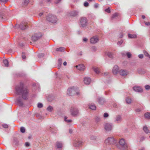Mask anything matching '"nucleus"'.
I'll return each instance as SVG.
<instances>
[{
	"mask_svg": "<svg viewBox=\"0 0 150 150\" xmlns=\"http://www.w3.org/2000/svg\"><path fill=\"white\" fill-rule=\"evenodd\" d=\"M16 93L21 94L23 99L27 100L28 99L29 91L27 87L24 86L23 83L21 82L20 85L16 86Z\"/></svg>",
	"mask_w": 150,
	"mask_h": 150,
	"instance_id": "obj_1",
	"label": "nucleus"
},
{
	"mask_svg": "<svg viewBox=\"0 0 150 150\" xmlns=\"http://www.w3.org/2000/svg\"><path fill=\"white\" fill-rule=\"evenodd\" d=\"M119 145L117 146V147L121 150H127L129 147V145L123 139H120L119 141Z\"/></svg>",
	"mask_w": 150,
	"mask_h": 150,
	"instance_id": "obj_2",
	"label": "nucleus"
},
{
	"mask_svg": "<svg viewBox=\"0 0 150 150\" xmlns=\"http://www.w3.org/2000/svg\"><path fill=\"white\" fill-rule=\"evenodd\" d=\"M67 94L69 96H72L75 94L78 96L80 95L79 92L77 91V88L72 87L69 88L67 91Z\"/></svg>",
	"mask_w": 150,
	"mask_h": 150,
	"instance_id": "obj_3",
	"label": "nucleus"
},
{
	"mask_svg": "<svg viewBox=\"0 0 150 150\" xmlns=\"http://www.w3.org/2000/svg\"><path fill=\"white\" fill-rule=\"evenodd\" d=\"M47 20L52 23H56L57 21V19L56 16L51 14H48L46 16Z\"/></svg>",
	"mask_w": 150,
	"mask_h": 150,
	"instance_id": "obj_4",
	"label": "nucleus"
},
{
	"mask_svg": "<svg viewBox=\"0 0 150 150\" xmlns=\"http://www.w3.org/2000/svg\"><path fill=\"white\" fill-rule=\"evenodd\" d=\"M117 142V140L113 137H110L105 139V143L107 145H112L115 144Z\"/></svg>",
	"mask_w": 150,
	"mask_h": 150,
	"instance_id": "obj_5",
	"label": "nucleus"
},
{
	"mask_svg": "<svg viewBox=\"0 0 150 150\" xmlns=\"http://www.w3.org/2000/svg\"><path fill=\"white\" fill-rule=\"evenodd\" d=\"M88 20L86 17H82L79 20V25L81 27L85 28L88 25Z\"/></svg>",
	"mask_w": 150,
	"mask_h": 150,
	"instance_id": "obj_6",
	"label": "nucleus"
},
{
	"mask_svg": "<svg viewBox=\"0 0 150 150\" xmlns=\"http://www.w3.org/2000/svg\"><path fill=\"white\" fill-rule=\"evenodd\" d=\"M27 23L25 22H22L20 25L16 24L15 26V28H20L22 30H24L27 28Z\"/></svg>",
	"mask_w": 150,
	"mask_h": 150,
	"instance_id": "obj_7",
	"label": "nucleus"
},
{
	"mask_svg": "<svg viewBox=\"0 0 150 150\" xmlns=\"http://www.w3.org/2000/svg\"><path fill=\"white\" fill-rule=\"evenodd\" d=\"M70 111L71 115L73 116H76L79 113V110L76 108L74 107H71Z\"/></svg>",
	"mask_w": 150,
	"mask_h": 150,
	"instance_id": "obj_8",
	"label": "nucleus"
},
{
	"mask_svg": "<svg viewBox=\"0 0 150 150\" xmlns=\"http://www.w3.org/2000/svg\"><path fill=\"white\" fill-rule=\"evenodd\" d=\"M83 143V142L81 140L76 139L74 140L73 145L75 147H78L81 146Z\"/></svg>",
	"mask_w": 150,
	"mask_h": 150,
	"instance_id": "obj_9",
	"label": "nucleus"
},
{
	"mask_svg": "<svg viewBox=\"0 0 150 150\" xmlns=\"http://www.w3.org/2000/svg\"><path fill=\"white\" fill-rule=\"evenodd\" d=\"M113 127V124L111 123H108L105 124L104 125V128L107 131L111 130Z\"/></svg>",
	"mask_w": 150,
	"mask_h": 150,
	"instance_id": "obj_10",
	"label": "nucleus"
},
{
	"mask_svg": "<svg viewBox=\"0 0 150 150\" xmlns=\"http://www.w3.org/2000/svg\"><path fill=\"white\" fill-rule=\"evenodd\" d=\"M41 36V35L40 33L35 34L32 36V40L33 41H36L39 39Z\"/></svg>",
	"mask_w": 150,
	"mask_h": 150,
	"instance_id": "obj_11",
	"label": "nucleus"
},
{
	"mask_svg": "<svg viewBox=\"0 0 150 150\" xmlns=\"http://www.w3.org/2000/svg\"><path fill=\"white\" fill-rule=\"evenodd\" d=\"M98 40L99 39L97 36H93L90 39V42L92 44H95L97 42Z\"/></svg>",
	"mask_w": 150,
	"mask_h": 150,
	"instance_id": "obj_12",
	"label": "nucleus"
},
{
	"mask_svg": "<svg viewBox=\"0 0 150 150\" xmlns=\"http://www.w3.org/2000/svg\"><path fill=\"white\" fill-rule=\"evenodd\" d=\"M79 11L77 10H73L69 13V15L71 16H76L78 15Z\"/></svg>",
	"mask_w": 150,
	"mask_h": 150,
	"instance_id": "obj_13",
	"label": "nucleus"
},
{
	"mask_svg": "<svg viewBox=\"0 0 150 150\" xmlns=\"http://www.w3.org/2000/svg\"><path fill=\"white\" fill-rule=\"evenodd\" d=\"M77 69L79 70L80 71H83L85 69V67L83 64H79L78 65H76V66Z\"/></svg>",
	"mask_w": 150,
	"mask_h": 150,
	"instance_id": "obj_14",
	"label": "nucleus"
},
{
	"mask_svg": "<svg viewBox=\"0 0 150 150\" xmlns=\"http://www.w3.org/2000/svg\"><path fill=\"white\" fill-rule=\"evenodd\" d=\"M119 67L117 65H115L114 66L112 70V72L114 74H117L118 72Z\"/></svg>",
	"mask_w": 150,
	"mask_h": 150,
	"instance_id": "obj_15",
	"label": "nucleus"
},
{
	"mask_svg": "<svg viewBox=\"0 0 150 150\" xmlns=\"http://www.w3.org/2000/svg\"><path fill=\"white\" fill-rule=\"evenodd\" d=\"M122 120V117L120 115H118L116 117L115 122L117 123H120L121 122Z\"/></svg>",
	"mask_w": 150,
	"mask_h": 150,
	"instance_id": "obj_16",
	"label": "nucleus"
},
{
	"mask_svg": "<svg viewBox=\"0 0 150 150\" xmlns=\"http://www.w3.org/2000/svg\"><path fill=\"white\" fill-rule=\"evenodd\" d=\"M91 81V79L88 77H86L84 78V82L86 84H89Z\"/></svg>",
	"mask_w": 150,
	"mask_h": 150,
	"instance_id": "obj_17",
	"label": "nucleus"
},
{
	"mask_svg": "<svg viewBox=\"0 0 150 150\" xmlns=\"http://www.w3.org/2000/svg\"><path fill=\"white\" fill-rule=\"evenodd\" d=\"M133 89L135 91L139 92H141L142 91V88L138 86H135L133 87Z\"/></svg>",
	"mask_w": 150,
	"mask_h": 150,
	"instance_id": "obj_18",
	"label": "nucleus"
},
{
	"mask_svg": "<svg viewBox=\"0 0 150 150\" xmlns=\"http://www.w3.org/2000/svg\"><path fill=\"white\" fill-rule=\"evenodd\" d=\"M119 72L120 74L123 76H126L128 74L127 71L124 70H120Z\"/></svg>",
	"mask_w": 150,
	"mask_h": 150,
	"instance_id": "obj_19",
	"label": "nucleus"
},
{
	"mask_svg": "<svg viewBox=\"0 0 150 150\" xmlns=\"http://www.w3.org/2000/svg\"><path fill=\"white\" fill-rule=\"evenodd\" d=\"M98 102L99 104L102 105L105 103V100L103 98L99 97L98 99Z\"/></svg>",
	"mask_w": 150,
	"mask_h": 150,
	"instance_id": "obj_20",
	"label": "nucleus"
},
{
	"mask_svg": "<svg viewBox=\"0 0 150 150\" xmlns=\"http://www.w3.org/2000/svg\"><path fill=\"white\" fill-rule=\"evenodd\" d=\"M16 102L17 104L19 106H22L23 105V103L22 100L20 98H18L16 100Z\"/></svg>",
	"mask_w": 150,
	"mask_h": 150,
	"instance_id": "obj_21",
	"label": "nucleus"
},
{
	"mask_svg": "<svg viewBox=\"0 0 150 150\" xmlns=\"http://www.w3.org/2000/svg\"><path fill=\"white\" fill-rule=\"evenodd\" d=\"M93 69L97 74H98L100 72V69L99 68L97 67H94L93 68Z\"/></svg>",
	"mask_w": 150,
	"mask_h": 150,
	"instance_id": "obj_22",
	"label": "nucleus"
},
{
	"mask_svg": "<svg viewBox=\"0 0 150 150\" xmlns=\"http://www.w3.org/2000/svg\"><path fill=\"white\" fill-rule=\"evenodd\" d=\"M105 54L109 57L112 58L113 57V54L111 52L107 51L105 53Z\"/></svg>",
	"mask_w": 150,
	"mask_h": 150,
	"instance_id": "obj_23",
	"label": "nucleus"
},
{
	"mask_svg": "<svg viewBox=\"0 0 150 150\" xmlns=\"http://www.w3.org/2000/svg\"><path fill=\"white\" fill-rule=\"evenodd\" d=\"M144 131L146 134H150V131L146 126H144L143 128Z\"/></svg>",
	"mask_w": 150,
	"mask_h": 150,
	"instance_id": "obj_24",
	"label": "nucleus"
},
{
	"mask_svg": "<svg viewBox=\"0 0 150 150\" xmlns=\"http://www.w3.org/2000/svg\"><path fill=\"white\" fill-rule=\"evenodd\" d=\"M63 144L61 142H57L56 143V146L57 148H61Z\"/></svg>",
	"mask_w": 150,
	"mask_h": 150,
	"instance_id": "obj_25",
	"label": "nucleus"
},
{
	"mask_svg": "<svg viewBox=\"0 0 150 150\" xmlns=\"http://www.w3.org/2000/svg\"><path fill=\"white\" fill-rule=\"evenodd\" d=\"M5 12V11L4 10L0 11V20H1L4 18L3 17Z\"/></svg>",
	"mask_w": 150,
	"mask_h": 150,
	"instance_id": "obj_26",
	"label": "nucleus"
},
{
	"mask_svg": "<svg viewBox=\"0 0 150 150\" xmlns=\"http://www.w3.org/2000/svg\"><path fill=\"white\" fill-rule=\"evenodd\" d=\"M126 100L127 103L128 104H130L132 102V100L131 98L129 97L126 98Z\"/></svg>",
	"mask_w": 150,
	"mask_h": 150,
	"instance_id": "obj_27",
	"label": "nucleus"
},
{
	"mask_svg": "<svg viewBox=\"0 0 150 150\" xmlns=\"http://www.w3.org/2000/svg\"><path fill=\"white\" fill-rule=\"evenodd\" d=\"M128 37L129 38H136L137 35L135 34H129L128 35Z\"/></svg>",
	"mask_w": 150,
	"mask_h": 150,
	"instance_id": "obj_28",
	"label": "nucleus"
},
{
	"mask_svg": "<svg viewBox=\"0 0 150 150\" xmlns=\"http://www.w3.org/2000/svg\"><path fill=\"white\" fill-rule=\"evenodd\" d=\"M89 108L92 110H95L96 109V107L94 104H91L89 105Z\"/></svg>",
	"mask_w": 150,
	"mask_h": 150,
	"instance_id": "obj_29",
	"label": "nucleus"
},
{
	"mask_svg": "<svg viewBox=\"0 0 150 150\" xmlns=\"http://www.w3.org/2000/svg\"><path fill=\"white\" fill-rule=\"evenodd\" d=\"M3 63L4 64L5 66L8 67V62L7 59H5L3 60Z\"/></svg>",
	"mask_w": 150,
	"mask_h": 150,
	"instance_id": "obj_30",
	"label": "nucleus"
},
{
	"mask_svg": "<svg viewBox=\"0 0 150 150\" xmlns=\"http://www.w3.org/2000/svg\"><path fill=\"white\" fill-rule=\"evenodd\" d=\"M65 50L64 48L63 47H60L59 48H57L56 49V50L57 51H59V52H63Z\"/></svg>",
	"mask_w": 150,
	"mask_h": 150,
	"instance_id": "obj_31",
	"label": "nucleus"
},
{
	"mask_svg": "<svg viewBox=\"0 0 150 150\" xmlns=\"http://www.w3.org/2000/svg\"><path fill=\"white\" fill-rule=\"evenodd\" d=\"M144 116L145 118L147 119L150 118V113L147 112L144 114Z\"/></svg>",
	"mask_w": 150,
	"mask_h": 150,
	"instance_id": "obj_32",
	"label": "nucleus"
},
{
	"mask_svg": "<svg viewBox=\"0 0 150 150\" xmlns=\"http://www.w3.org/2000/svg\"><path fill=\"white\" fill-rule=\"evenodd\" d=\"M29 2V0H24L23 3V5L25 6H27Z\"/></svg>",
	"mask_w": 150,
	"mask_h": 150,
	"instance_id": "obj_33",
	"label": "nucleus"
},
{
	"mask_svg": "<svg viewBox=\"0 0 150 150\" xmlns=\"http://www.w3.org/2000/svg\"><path fill=\"white\" fill-rule=\"evenodd\" d=\"M47 110L50 112H52L53 110V107L51 106H49L47 109Z\"/></svg>",
	"mask_w": 150,
	"mask_h": 150,
	"instance_id": "obj_34",
	"label": "nucleus"
},
{
	"mask_svg": "<svg viewBox=\"0 0 150 150\" xmlns=\"http://www.w3.org/2000/svg\"><path fill=\"white\" fill-rule=\"evenodd\" d=\"M143 70L141 69H138L137 71L138 72L141 74H143L145 72V71H143Z\"/></svg>",
	"mask_w": 150,
	"mask_h": 150,
	"instance_id": "obj_35",
	"label": "nucleus"
},
{
	"mask_svg": "<svg viewBox=\"0 0 150 150\" xmlns=\"http://www.w3.org/2000/svg\"><path fill=\"white\" fill-rule=\"evenodd\" d=\"M64 120L67 123H69L72 122V120H67V117L66 116L64 117Z\"/></svg>",
	"mask_w": 150,
	"mask_h": 150,
	"instance_id": "obj_36",
	"label": "nucleus"
},
{
	"mask_svg": "<svg viewBox=\"0 0 150 150\" xmlns=\"http://www.w3.org/2000/svg\"><path fill=\"white\" fill-rule=\"evenodd\" d=\"M143 53L146 56L148 57L150 59V55L146 51L144 50Z\"/></svg>",
	"mask_w": 150,
	"mask_h": 150,
	"instance_id": "obj_37",
	"label": "nucleus"
},
{
	"mask_svg": "<svg viewBox=\"0 0 150 150\" xmlns=\"http://www.w3.org/2000/svg\"><path fill=\"white\" fill-rule=\"evenodd\" d=\"M90 139L91 140H95L97 139V137L96 136L92 135L90 136Z\"/></svg>",
	"mask_w": 150,
	"mask_h": 150,
	"instance_id": "obj_38",
	"label": "nucleus"
},
{
	"mask_svg": "<svg viewBox=\"0 0 150 150\" xmlns=\"http://www.w3.org/2000/svg\"><path fill=\"white\" fill-rule=\"evenodd\" d=\"M127 52H126L125 51H122L121 52V54L122 56L123 57H125L126 55V53H127Z\"/></svg>",
	"mask_w": 150,
	"mask_h": 150,
	"instance_id": "obj_39",
	"label": "nucleus"
},
{
	"mask_svg": "<svg viewBox=\"0 0 150 150\" xmlns=\"http://www.w3.org/2000/svg\"><path fill=\"white\" fill-rule=\"evenodd\" d=\"M20 131L21 132L24 133L25 132V129L24 127H21Z\"/></svg>",
	"mask_w": 150,
	"mask_h": 150,
	"instance_id": "obj_40",
	"label": "nucleus"
},
{
	"mask_svg": "<svg viewBox=\"0 0 150 150\" xmlns=\"http://www.w3.org/2000/svg\"><path fill=\"white\" fill-rule=\"evenodd\" d=\"M44 55H45V54L44 53H40L38 54V57L40 58H42L44 57Z\"/></svg>",
	"mask_w": 150,
	"mask_h": 150,
	"instance_id": "obj_41",
	"label": "nucleus"
},
{
	"mask_svg": "<svg viewBox=\"0 0 150 150\" xmlns=\"http://www.w3.org/2000/svg\"><path fill=\"white\" fill-rule=\"evenodd\" d=\"M132 54L129 52H127L126 53V56L128 58H130L131 57Z\"/></svg>",
	"mask_w": 150,
	"mask_h": 150,
	"instance_id": "obj_42",
	"label": "nucleus"
},
{
	"mask_svg": "<svg viewBox=\"0 0 150 150\" xmlns=\"http://www.w3.org/2000/svg\"><path fill=\"white\" fill-rule=\"evenodd\" d=\"M100 120V118L99 117H95V120L97 122H99Z\"/></svg>",
	"mask_w": 150,
	"mask_h": 150,
	"instance_id": "obj_43",
	"label": "nucleus"
},
{
	"mask_svg": "<svg viewBox=\"0 0 150 150\" xmlns=\"http://www.w3.org/2000/svg\"><path fill=\"white\" fill-rule=\"evenodd\" d=\"M146 90L150 89V86L149 85H146L144 86Z\"/></svg>",
	"mask_w": 150,
	"mask_h": 150,
	"instance_id": "obj_44",
	"label": "nucleus"
},
{
	"mask_svg": "<svg viewBox=\"0 0 150 150\" xmlns=\"http://www.w3.org/2000/svg\"><path fill=\"white\" fill-rule=\"evenodd\" d=\"M43 106L42 104L41 103H38V107L39 108H41Z\"/></svg>",
	"mask_w": 150,
	"mask_h": 150,
	"instance_id": "obj_45",
	"label": "nucleus"
},
{
	"mask_svg": "<svg viewBox=\"0 0 150 150\" xmlns=\"http://www.w3.org/2000/svg\"><path fill=\"white\" fill-rule=\"evenodd\" d=\"M123 40H121L120 41H119L117 43V45H120L123 43Z\"/></svg>",
	"mask_w": 150,
	"mask_h": 150,
	"instance_id": "obj_46",
	"label": "nucleus"
},
{
	"mask_svg": "<svg viewBox=\"0 0 150 150\" xmlns=\"http://www.w3.org/2000/svg\"><path fill=\"white\" fill-rule=\"evenodd\" d=\"M62 60L61 59H58V66H60L62 64Z\"/></svg>",
	"mask_w": 150,
	"mask_h": 150,
	"instance_id": "obj_47",
	"label": "nucleus"
},
{
	"mask_svg": "<svg viewBox=\"0 0 150 150\" xmlns=\"http://www.w3.org/2000/svg\"><path fill=\"white\" fill-rule=\"evenodd\" d=\"M118 14L117 13H115L112 16V18H115L118 16Z\"/></svg>",
	"mask_w": 150,
	"mask_h": 150,
	"instance_id": "obj_48",
	"label": "nucleus"
},
{
	"mask_svg": "<svg viewBox=\"0 0 150 150\" xmlns=\"http://www.w3.org/2000/svg\"><path fill=\"white\" fill-rule=\"evenodd\" d=\"M25 54L24 52H22V57L23 59H25L26 56L25 55Z\"/></svg>",
	"mask_w": 150,
	"mask_h": 150,
	"instance_id": "obj_49",
	"label": "nucleus"
},
{
	"mask_svg": "<svg viewBox=\"0 0 150 150\" xmlns=\"http://www.w3.org/2000/svg\"><path fill=\"white\" fill-rule=\"evenodd\" d=\"M109 116L107 112H105L103 115V117H107Z\"/></svg>",
	"mask_w": 150,
	"mask_h": 150,
	"instance_id": "obj_50",
	"label": "nucleus"
},
{
	"mask_svg": "<svg viewBox=\"0 0 150 150\" xmlns=\"http://www.w3.org/2000/svg\"><path fill=\"white\" fill-rule=\"evenodd\" d=\"M2 127L4 128H7L8 127V125L7 124H4L2 125Z\"/></svg>",
	"mask_w": 150,
	"mask_h": 150,
	"instance_id": "obj_51",
	"label": "nucleus"
},
{
	"mask_svg": "<svg viewBox=\"0 0 150 150\" xmlns=\"http://www.w3.org/2000/svg\"><path fill=\"white\" fill-rule=\"evenodd\" d=\"M105 11L108 13H110V9L109 8H108L105 10Z\"/></svg>",
	"mask_w": 150,
	"mask_h": 150,
	"instance_id": "obj_52",
	"label": "nucleus"
},
{
	"mask_svg": "<svg viewBox=\"0 0 150 150\" xmlns=\"http://www.w3.org/2000/svg\"><path fill=\"white\" fill-rule=\"evenodd\" d=\"M88 3L87 2H85L84 3V5L85 7H87L88 6Z\"/></svg>",
	"mask_w": 150,
	"mask_h": 150,
	"instance_id": "obj_53",
	"label": "nucleus"
},
{
	"mask_svg": "<svg viewBox=\"0 0 150 150\" xmlns=\"http://www.w3.org/2000/svg\"><path fill=\"white\" fill-rule=\"evenodd\" d=\"M141 111V109L139 108H137L135 110L136 112H139Z\"/></svg>",
	"mask_w": 150,
	"mask_h": 150,
	"instance_id": "obj_54",
	"label": "nucleus"
},
{
	"mask_svg": "<svg viewBox=\"0 0 150 150\" xmlns=\"http://www.w3.org/2000/svg\"><path fill=\"white\" fill-rule=\"evenodd\" d=\"M30 145V143L28 142H26L25 144V146L26 147L29 146Z\"/></svg>",
	"mask_w": 150,
	"mask_h": 150,
	"instance_id": "obj_55",
	"label": "nucleus"
},
{
	"mask_svg": "<svg viewBox=\"0 0 150 150\" xmlns=\"http://www.w3.org/2000/svg\"><path fill=\"white\" fill-rule=\"evenodd\" d=\"M138 56H139V58H141V59L143 58V54H139V55Z\"/></svg>",
	"mask_w": 150,
	"mask_h": 150,
	"instance_id": "obj_56",
	"label": "nucleus"
},
{
	"mask_svg": "<svg viewBox=\"0 0 150 150\" xmlns=\"http://www.w3.org/2000/svg\"><path fill=\"white\" fill-rule=\"evenodd\" d=\"M99 6V4L97 3H96L94 5V7L95 8H97Z\"/></svg>",
	"mask_w": 150,
	"mask_h": 150,
	"instance_id": "obj_57",
	"label": "nucleus"
},
{
	"mask_svg": "<svg viewBox=\"0 0 150 150\" xmlns=\"http://www.w3.org/2000/svg\"><path fill=\"white\" fill-rule=\"evenodd\" d=\"M92 48L93 50L94 51H95L96 50V48L95 47H94V46L92 47Z\"/></svg>",
	"mask_w": 150,
	"mask_h": 150,
	"instance_id": "obj_58",
	"label": "nucleus"
},
{
	"mask_svg": "<svg viewBox=\"0 0 150 150\" xmlns=\"http://www.w3.org/2000/svg\"><path fill=\"white\" fill-rule=\"evenodd\" d=\"M61 0H56L55 1V3L56 4H57L59 3L60 1H61Z\"/></svg>",
	"mask_w": 150,
	"mask_h": 150,
	"instance_id": "obj_59",
	"label": "nucleus"
},
{
	"mask_svg": "<svg viewBox=\"0 0 150 150\" xmlns=\"http://www.w3.org/2000/svg\"><path fill=\"white\" fill-rule=\"evenodd\" d=\"M145 24L146 25H150V23L149 22H146L145 23Z\"/></svg>",
	"mask_w": 150,
	"mask_h": 150,
	"instance_id": "obj_60",
	"label": "nucleus"
},
{
	"mask_svg": "<svg viewBox=\"0 0 150 150\" xmlns=\"http://www.w3.org/2000/svg\"><path fill=\"white\" fill-rule=\"evenodd\" d=\"M83 41L84 42H86L87 40V39L86 38H84L83 39Z\"/></svg>",
	"mask_w": 150,
	"mask_h": 150,
	"instance_id": "obj_61",
	"label": "nucleus"
},
{
	"mask_svg": "<svg viewBox=\"0 0 150 150\" xmlns=\"http://www.w3.org/2000/svg\"><path fill=\"white\" fill-rule=\"evenodd\" d=\"M13 140L14 141L16 142V143H17V138H14Z\"/></svg>",
	"mask_w": 150,
	"mask_h": 150,
	"instance_id": "obj_62",
	"label": "nucleus"
},
{
	"mask_svg": "<svg viewBox=\"0 0 150 150\" xmlns=\"http://www.w3.org/2000/svg\"><path fill=\"white\" fill-rule=\"evenodd\" d=\"M69 132L70 133H72V132L73 130H72V129H69Z\"/></svg>",
	"mask_w": 150,
	"mask_h": 150,
	"instance_id": "obj_63",
	"label": "nucleus"
},
{
	"mask_svg": "<svg viewBox=\"0 0 150 150\" xmlns=\"http://www.w3.org/2000/svg\"><path fill=\"white\" fill-rule=\"evenodd\" d=\"M145 149L144 147H142L139 149V150H144Z\"/></svg>",
	"mask_w": 150,
	"mask_h": 150,
	"instance_id": "obj_64",
	"label": "nucleus"
}]
</instances>
